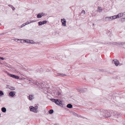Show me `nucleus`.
Masks as SVG:
<instances>
[{"instance_id": "f257e3e1", "label": "nucleus", "mask_w": 125, "mask_h": 125, "mask_svg": "<svg viewBox=\"0 0 125 125\" xmlns=\"http://www.w3.org/2000/svg\"><path fill=\"white\" fill-rule=\"evenodd\" d=\"M110 112L108 111H104L100 112V117H110Z\"/></svg>"}, {"instance_id": "f03ea898", "label": "nucleus", "mask_w": 125, "mask_h": 125, "mask_svg": "<svg viewBox=\"0 0 125 125\" xmlns=\"http://www.w3.org/2000/svg\"><path fill=\"white\" fill-rule=\"evenodd\" d=\"M50 100L52 102H54L57 105H59L60 106L63 107V104H62V102L60 100L52 98L50 99Z\"/></svg>"}, {"instance_id": "7ed1b4c3", "label": "nucleus", "mask_w": 125, "mask_h": 125, "mask_svg": "<svg viewBox=\"0 0 125 125\" xmlns=\"http://www.w3.org/2000/svg\"><path fill=\"white\" fill-rule=\"evenodd\" d=\"M119 114L116 111H115L112 113L111 114H110V116L111 117V118L112 119H114L115 118H118L119 116Z\"/></svg>"}, {"instance_id": "20e7f679", "label": "nucleus", "mask_w": 125, "mask_h": 125, "mask_svg": "<svg viewBox=\"0 0 125 125\" xmlns=\"http://www.w3.org/2000/svg\"><path fill=\"white\" fill-rule=\"evenodd\" d=\"M29 109L30 111L33 112L35 113H37L38 112L37 109L38 108V106L36 105L35 107L30 106L29 107Z\"/></svg>"}, {"instance_id": "39448f33", "label": "nucleus", "mask_w": 125, "mask_h": 125, "mask_svg": "<svg viewBox=\"0 0 125 125\" xmlns=\"http://www.w3.org/2000/svg\"><path fill=\"white\" fill-rule=\"evenodd\" d=\"M7 74L10 76L15 78V79H19V77L17 75L16 76L15 75L11 74L9 73H8Z\"/></svg>"}, {"instance_id": "423d86ee", "label": "nucleus", "mask_w": 125, "mask_h": 125, "mask_svg": "<svg viewBox=\"0 0 125 125\" xmlns=\"http://www.w3.org/2000/svg\"><path fill=\"white\" fill-rule=\"evenodd\" d=\"M47 22V21L46 20L43 21H39L38 22V25L40 26L42 25H43L46 23Z\"/></svg>"}, {"instance_id": "0eeeda50", "label": "nucleus", "mask_w": 125, "mask_h": 125, "mask_svg": "<svg viewBox=\"0 0 125 125\" xmlns=\"http://www.w3.org/2000/svg\"><path fill=\"white\" fill-rule=\"evenodd\" d=\"M16 92L15 91H11L9 93V95L11 97H13L15 95Z\"/></svg>"}, {"instance_id": "6e6552de", "label": "nucleus", "mask_w": 125, "mask_h": 125, "mask_svg": "<svg viewBox=\"0 0 125 125\" xmlns=\"http://www.w3.org/2000/svg\"><path fill=\"white\" fill-rule=\"evenodd\" d=\"M61 21L62 23V25L63 26H66V22L65 20L64 19H61Z\"/></svg>"}, {"instance_id": "1a4fd4ad", "label": "nucleus", "mask_w": 125, "mask_h": 125, "mask_svg": "<svg viewBox=\"0 0 125 125\" xmlns=\"http://www.w3.org/2000/svg\"><path fill=\"white\" fill-rule=\"evenodd\" d=\"M78 92L81 93H83L86 91V89H81L78 88L77 89Z\"/></svg>"}, {"instance_id": "9d476101", "label": "nucleus", "mask_w": 125, "mask_h": 125, "mask_svg": "<svg viewBox=\"0 0 125 125\" xmlns=\"http://www.w3.org/2000/svg\"><path fill=\"white\" fill-rule=\"evenodd\" d=\"M113 61L114 62V63L116 66H118L119 64V62L118 60L114 59L113 60Z\"/></svg>"}, {"instance_id": "9b49d317", "label": "nucleus", "mask_w": 125, "mask_h": 125, "mask_svg": "<svg viewBox=\"0 0 125 125\" xmlns=\"http://www.w3.org/2000/svg\"><path fill=\"white\" fill-rule=\"evenodd\" d=\"M34 98V95L30 94L29 95V99L30 100L33 99Z\"/></svg>"}, {"instance_id": "f8f14e48", "label": "nucleus", "mask_w": 125, "mask_h": 125, "mask_svg": "<svg viewBox=\"0 0 125 125\" xmlns=\"http://www.w3.org/2000/svg\"><path fill=\"white\" fill-rule=\"evenodd\" d=\"M50 70H46V71H44V70H43L42 69H41L40 70H39L37 71H36V72H39V73H41L43 72H44L45 71L47 72H49L50 71Z\"/></svg>"}, {"instance_id": "ddd939ff", "label": "nucleus", "mask_w": 125, "mask_h": 125, "mask_svg": "<svg viewBox=\"0 0 125 125\" xmlns=\"http://www.w3.org/2000/svg\"><path fill=\"white\" fill-rule=\"evenodd\" d=\"M123 14L122 13H119L117 15H116V16L117 18H120L123 16Z\"/></svg>"}, {"instance_id": "4468645a", "label": "nucleus", "mask_w": 125, "mask_h": 125, "mask_svg": "<svg viewBox=\"0 0 125 125\" xmlns=\"http://www.w3.org/2000/svg\"><path fill=\"white\" fill-rule=\"evenodd\" d=\"M114 44H119V45H123L124 44H125V42H120L117 43L116 42H115L114 43Z\"/></svg>"}, {"instance_id": "2eb2a0df", "label": "nucleus", "mask_w": 125, "mask_h": 125, "mask_svg": "<svg viewBox=\"0 0 125 125\" xmlns=\"http://www.w3.org/2000/svg\"><path fill=\"white\" fill-rule=\"evenodd\" d=\"M67 107L68 108H72L73 105L71 104H68L67 105Z\"/></svg>"}, {"instance_id": "dca6fc26", "label": "nucleus", "mask_w": 125, "mask_h": 125, "mask_svg": "<svg viewBox=\"0 0 125 125\" xmlns=\"http://www.w3.org/2000/svg\"><path fill=\"white\" fill-rule=\"evenodd\" d=\"M1 111L3 113H5L6 111V109L5 107H3L1 108Z\"/></svg>"}, {"instance_id": "f3484780", "label": "nucleus", "mask_w": 125, "mask_h": 125, "mask_svg": "<svg viewBox=\"0 0 125 125\" xmlns=\"http://www.w3.org/2000/svg\"><path fill=\"white\" fill-rule=\"evenodd\" d=\"M57 75L59 76H66V75L65 74L63 73H59Z\"/></svg>"}, {"instance_id": "a211bd4d", "label": "nucleus", "mask_w": 125, "mask_h": 125, "mask_svg": "<svg viewBox=\"0 0 125 125\" xmlns=\"http://www.w3.org/2000/svg\"><path fill=\"white\" fill-rule=\"evenodd\" d=\"M42 16L40 13H39L37 15V17L38 18H41L42 17Z\"/></svg>"}, {"instance_id": "6ab92c4d", "label": "nucleus", "mask_w": 125, "mask_h": 125, "mask_svg": "<svg viewBox=\"0 0 125 125\" xmlns=\"http://www.w3.org/2000/svg\"><path fill=\"white\" fill-rule=\"evenodd\" d=\"M56 94H57L58 95H60L61 94V92L57 90L56 91Z\"/></svg>"}, {"instance_id": "aec40b11", "label": "nucleus", "mask_w": 125, "mask_h": 125, "mask_svg": "<svg viewBox=\"0 0 125 125\" xmlns=\"http://www.w3.org/2000/svg\"><path fill=\"white\" fill-rule=\"evenodd\" d=\"M53 112V109H50L49 111V113L50 114H52Z\"/></svg>"}, {"instance_id": "412c9836", "label": "nucleus", "mask_w": 125, "mask_h": 125, "mask_svg": "<svg viewBox=\"0 0 125 125\" xmlns=\"http://www.w3.org/2000/svg\"><path fill=\"white\" fill-rule=\"evenodd\" d=\"M105 20L106 21H110L109 17H106L105 18Z\"/></svg>"}, {"instance_id": "4be33fe9", "label": "nucleus", "mask_w": 125, "mask_h": 125, "mask_svg": "<svg viewBox=\"0 0 125 125\" xmlns=\"http://www.w3.org/2000/svg\"><path fill=\"white\" fill-rule=\"evenodd\" d=\"M22 40H24L23 41H25V42H26L27 43H29L30 42V40H24L23 39Z\"/></svg>"}, {"instance_id": "5701e85b", "label": "nucleus", "mask_w": 125, "mask_h": 125, "mask_svg": "<svg viewBox=\"0 0 125 125\" xmlns=\"http://www.w3.org/2000/svg\"><path fill=\"white\" fill-rule=\"evenodd\" d=\"M9 6L11 7L13 10H14L15 9V8L13 6L11 5H9Z\"/></svg>"}, {"instance_id": "b1692460", "label": "nucleus", "mask_w": 125, "mask_h": 125, "mask_svg": "<svg viewBox=\"0 0 125 125\" xmlns=\"http://www.w3.org/2000/svg\"><path fill=\"white\" fill-rule=\"evenodd\" d=\"M9 89L11 90H14L15 89V88L14 87H10L9 88Z\"/></svg>"}, {"instance_id": "393cba45", "label": "nucleus", "mask_w": 125, "mask_h": 125, "mask_svg": "<svg viewBox=\"0 0 125 125\" xmlns=\"http://www.w3.org/2000/svg\"><path fill=\"white\" fill-rule=\"evenodd\" d=\"M35 42L33 41L32 40H30V42L29 43L30 44H34L35 43Z\"/></svg>"}, {"instance_id": "a878e982", "label": "nucleus", "mask_w": 125, "mask_h": 125, "mask_svg": "<svg viewBox=\"0 0 125 125\" xmlns=\"http://www.w3.org/2000/svg\"><path fill=\"white\" fill-rule=\"evenodd\" d=\"M100 10H101V11H102V9H101V7L98 6L97 9V11H100Z\"/></svg>"}, {"instance_id": "bb28decb", "label": "nucleus", "mask_w": 125, "mask_h": 125, "mask_svg": "<svg viewBox=\"0 0 125 125\" xmlns=\"http://www.w3.org/2000/svg\"><path fill=\"white\" fill-rule=\"evenodd\" d=\"M3 94L4 93H3V91H0V96L3 95Z\"/></svg>"}, {"instance_id": "cd10ccee", "label": "nucleus", "mask_w": 125, "mask_h": 125, "mask_svg": "<svg viewBox=\"0 0 125 125\" xmlns=\"http://www.w3.org/2000/svg\"><path fill=\"white\" fill-rule=\"evenodd\" d=\"M25 23L26 24V25L29 24L30 23H31L30 21H27L26 23Z\"/></svg>"}, {"instance_id": "c85d7f7f", "label": "nucleus", "mask_w": 125, "mask_h": 125, "mask_svg": "<svg viewBox=\"0 0 125 125\" xmlns=\"http://www.w3.org/2000/svg\"><path fill=\"white\" fill-rule=\"evenodd\" d=\"M83 13L84 14H85V12L84 10H82L81 13V14H82Z\"/></svg>"}, {"instance_id": "c756f323", "label": "nucleus", "mask_w": 125, "mask_h": 125, "mask_svg": "<svg viewBox=\"0 0 125 125\" xmlns=\"http://www.w3.org/2000/svg\"><path fill=\"white\" fill-rule=\"evenodd\" d=\"M109 18L110 21H112L113 20V17H112V16L109 17Z\"/></svg>"}, {"instance_id": "7c9ffc66", "label": "nucleus", "mask_w": 125, "mask_h": 125, "mask_svg": "<svg viewBox=\"0 0 125 125\" xmlns=\"http://www.w3.org/2000/svg\"><path fill=\"white\" fill-rule=\"evenodd\" d=\"M26 25V24L25 23H24L21 25V27L22 28L23 27V26H25Z\"/></svg>"}, {"instance_id": "2f4dec72", "label": "nucleus", "mask_w": 125, "mask_h": 125, "mask_svg": "<svg viewBox=\"0 0 125 125\" xmlns=\"http://www.w3.org/2000/svg\"><path fill=\"white\" fill-rule=\"evenodd\" d=\"M112 17H113V19H114L116 18H117V16H116V15H115L114 16H112Z\"/></svg>"}, {"instance_id": "473e14b6", "label": "nucleus", "mask_w": 125, "mask_h": 125, "mask_svg": "<svg viewBox=\"0 0 125 125\" xmlns=\"http://www.w3.org/2000/svg\"><path fill=\"white\" fill-rule=\"evenodd\" d=\"M40 13H41V16H44L45 15V13L43 12H41Z\"/></svg>"}, {"instance_id": "72a5a7b5", "label": "nucleus", "mask_w": 125, "mask_h": 125, "mask_svg": "<svg viewBox=\"0 0 125 125\" xmlns=\"http://www.w3.org/2000/svg\"><path fill=\"white\" fill-rule=\"evenodd\" d=\"M36 21H37L35 20H32L31 21H30L31 23H32V22H36Z\"/></svg>"}, {"instance_id": "f704fd0d", "label": "nucleus", "mask_w": 125, "mask_h": 125, "mask_svg": "<svg viewBox=\"0 0 125 125\" xmlns=\"http://www.w3.org/2000/svg\"><path fill=\"white\" fill-rule=\"evenodd\" d=\"M77 117H81V118H82V116H81L78 115V114H77V116H76Z\"/></svg>"}, {"instance_id": "c9c22d12", "label": "nucleus", "mask_w": 125, "mask_h": 125, "mask_svg": "<svg viewBox=\"0 0 125 125\" xmlns=\"http://www.w3.org/2000/svg\"><path fill=\"white\" fill-rule=\"evenodd\" d=\"M111 33V32L109 31H107L106 32V34H110Z\"/></svg>"}, {"instance_id": "e433bc0d", "label": "nucleus", "mask_w": 125, "mask_h": 125, "mask_svg": "<svg viewBox=\"0 0 125 125\" xmlns=\"http://www.w3.org/2000/svg\"><path fill=\"white\" fill-rule=\"evenodd\" d=\"M35 84H36V85H39V84H40L38 82H36L35 83Z\"/></svg>"}, {"instance_id": "4c0bfd02", "label": "nucleus", "mask_w": 125, "mask_h": 125, "mask_svg": "<svg viewBox=\"0 0 125 125\" xmlns=\"http://www.w3.org/2000/svg\"><path fill=\"white\" fill-rule=\"evenodd\" d=\"M77 114L75 113H73V115L76 116H77Z\"/></svg>"}, {"instance_id": "58836bf2", "label": "nucleus", "mask_w": 125, "mask_h": 125, "mask_svg": "<svg viewBox=\"0 0 125 125\" xmlns=\"http://www.w3.org/2000/svg\"><path fill=\"white\" fill-rule=\"evenodd\" d=\"M0 59L2 60H3L4 59V58L3 57H0Z\"/></svg>"}, {"instance_id": "ea45409f", "label": "nucleus", "mask_w": 125, "mask_h": 125, "mask_svg": "<svg viewBox=\"0 0 125 125\" xmlns=\"http://www.w3.org/2000/svg\"><path fill=\"white\" fill-rule=\"evenodd\" d=\"M92 16H94L95 15V14L94 13H92Z\"/></svg>"}, {"instance_id": "a19ab883", "label": "nucleus", "mask_w": 125, "mask_h": 125, "mask_svg": "<svg viewBox=\"0 0 125 125\" xmlns=\"http://www.w3.org/2000/svg\"><path fill=\"white\" fill-rule=\"evenodd\" d=\"M108 114L107 113V114H105V115H107L108 116Z\"/></svg>"}, {"instance_id": "79ce46f5", "label": "nucleus", "mask_w": 125, "mask_h": 125, "mask_svg": "<svg viewBox=\"0 0 125 125\" xmlns=\"http://www.w3.org/2000/svg\"><path fill=\"white\" fill-rule=\"evenodd\" d=\"M101 71H102L103 72V69H102V70H101Z\"/></svg>"}, {"instance_id": "37998d69", "label": "nucleus", "mask_w": 125, "mask_h": 125, "mask_svg": "<svg viewBox=\"0 0 125 125\" xmlns=\"http://www.w3.org/2000/svg\"><path fill=\"white\" fill-rule=\"evenodd\" d=\"M17 39V41H18V40H20V39Z\"/></svg>"}, {"instance_id": "c03bdc74", "label": "nucleus", "mask_w": 125, "mask_h": 125, "mask_svg": "<svg viewBox=\"0 0 125 125\" xmlns=\"http://www.w3.org/2000/svg\"><path fill=\"white\" fill-rule=\"evenodd\" d=\"M93 25L94 26V23H93Z\"/></svg>"}, {"instance_id": "a18cd8bd", "label": "nucleus", "mask_w": 125, "mask_h": 125, "mask_svg": "<svg viewBox=\"0 0 125 125\" xmlns=\"http://www.w3.org/2000/svg\"><path fill=\"white\" fill-rule=\"evenodd\" d=\"M112 96H113V98H114V96L113 95Z\"/></svg>"}]
</instances>
